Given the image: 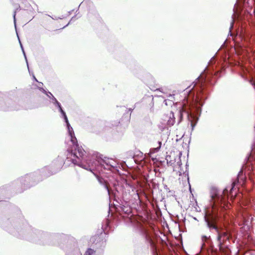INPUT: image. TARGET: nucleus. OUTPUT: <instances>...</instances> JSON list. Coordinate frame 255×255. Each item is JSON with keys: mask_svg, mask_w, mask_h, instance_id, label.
<instances>
[{"mask_svg": "<svg viewBox=\"0 0 255 255\" xmlns=\"http://www.w3.org/2000/svg\"><path fill=\"white\" fill-rule=\"evenodd\" d=\"M97 179H98V181L99 182V183L101 185H104V188L107 190L108 194L109 195L110 194V190H109V189L108 188V187L107 185L106 184H105V182L103 178H100L98 176H97Z\"/></svg>", "mask_w": 255, "mask_h": 255, "instance_id": "0eeeda50", "label": "nucleus"}, {"mask_svg": "<svg viewBox=\"0 0 255 255\" xmlns=\"http://www.w3.org/2000/svg\"><path fill=\"white\" fill-rule=\"evenodd\" d=\"M63 118L65 123H66L69 135L70 137V140L73 144L72 148L74 149L73 152H72V149L71 152H70L69 149L67 150L68 152H69L68 154L67 155V158H71L72 159H73L72 158V157H76V159L77 160H80V157H82L85 155L86 152L82 147L79 146V145L77 143V138L75 136L73 128L69 124L66 115L63 116Z\"/></svg>", "mask_w": 255, "mask_h": 255, "instance_id": "7ed1b4c3", "label": "nucleus"}, {"mask_svg": "<svg viewBox=\"0 0 255 255\" xmlns=\"http://www.w3.org/2000/svg\"><path fill=\"white\" fill-rule=\"evenodd\" d=\"M165 119L167 120V125L169 126H172L175 123V117L173 112H170L168 116H166Z\"/></svg>", "mask_w": 255, "mask_h": 255, "instance_id": "39448f33", "label": "nucleus"}, {"mask_svg": "<svg viewBox=\"0 0 255 255\" xmlns=\"http://www.w3.org/2000/svg\"><path fill=\"white\" fill-rule=\"evenodd\" d=\"M94 250L91 249H89L86 252L84 255H92L94 253Z\"/></svg>", "mask_w": 255, "mask_h": 255, "instance_id": "9b49d317", "label": "nucleus"}, {"mask_svg": "<svg viewBox=\"0 0 255 255\" xmlns=\"http://www.w3.org/2000/svg\"><path fill=\"white\" fill-rule=\"evenodd\" d=\"M72 162L80 167L93 172L94 169H99L101 166L104 169H111V168L117 167V162L112 158L105 157L104 159H100L98 160L92 161L90 160V157L85 158L84 156L80 158V160L72 159Z\"/></svg>", "mask_w": 255, "mask_h": 255, "instance_id": "f03ea898", "label": "nucleus"}, {"mask_svg": "<svg viewBox=\"0 0 255 255\" xmlns=\"http://www.w3.org/2000/svg\"><path fill=\"white\" fill-rule=\"evenodd\" d=\"M174 95H171V94H169L168 96H167V97H168V99H165L164 100V103H165V104L166 105H168V103H167V101H172L174 99Z\"/></svg>", "mask_w": 255, "mask_h": 255, "instance_id": "1a4fd4ad", "label": "nucleus"}, {"mask_svg": "<svg viewBox=\"0 0 255 255\" xmlns=\"http://www.w3.org/2000/svg\"><path fill=\"white\" fill-rule=\"evenodd\" d=\"M242 173H243V171H241L239 172V174H238V177H239V176H240L241 174H242Z\"/></svg>", "mask_w": 255, "mask_h": 255, "instance_id": "a211bd4d", "label": "nucleus"}, {"mask_svg": "<svg viewBox=\"0 0 255 255\" xmlns=\"http://www.w3.org/2000/svg\"><path fill=\"white\" fill-rule=\"evenodd\" d=\"M17 36H18L17 35ZM18 38H19V37H18ZM18 39H19V38H18ZM19 43H20V45L22 51V52H23V55H24V57H25V60H26V61L27 65H28V63H27V59H26V55H25V52H24V49H23V46H22V44H21V42H20V40H19ZM27 66L28 67V65H27Z\"/></svg>", "mask_w": 255, "mask_h": 255, "instance_id": "f8f14e48", "label": "nucleus"}, {"mask_svg": "<svg viewBox=\"0 0 255 255\" xmlns=\"http://www.w3.org/2000/svg\"><path fill=\"white\" fill-rule=\"evenodd\" d=\"M235 186V182H234L232 185V187L230 190L231 191H232V190H233V188H234Z\"/></svg>", "mask_w": 255, "mask_h": 255, "instance_id": "dca6fc26", "label": "nucleus"}, {"mask_svg": "<svg viewBox=\"0 0 255 255\" xmlns=\"http://www.w3.org/2000/svg\"><path fill=\"white\" fill-rule=\"evenodd\" d=\"M13 18H14V24L15 25V12H14V14H13Z\"/></svg>", "mask_w": 255, "mask_h": 255, "instance_id": "f3484780", "label": "nucleus"}, {"mask_svg": "<svg viewBox=\"0 0 255 255\" xmlns=\"http://www.w3.org/2000/svg\"><path fill=\"white\" fill-rule=\"evenodd\" d=\"M233 25H234V19H233V18H232V22L231 23V26L230 27V32L231 31V29L233 28Z\"/></svg>", "mask_w": 255, "mask_h": 255, "instance_id": "2eb2a0df", "label": "nucleus"}, {"mask_svg": "<svg viewBox=\"0 0 255 255\" xmlns=\"http://www.w3.org/2000/svg\"><path fill=\"white\" fill-rule=\"evenodd\" d=\"M253 85L254 86V87L255 89V83L253 84Z\"/></svg>", "mask_w": 255, "mask_h": 255, "instance_id": "aec40b11", "label": "nucleus"}, {"mask_svg": "<svg viewBox=\"0 0 255 255\" xmlns=\"http://www.w3.org/2000/svg\"><path fill=\"white\" fill-rule=\"evenodd\" d=\"M188 181L189 182V178H187Z\"/></svg>", "mask_w": 255, "mask_h": 255, "instance_id": "4be33fe9", "label": "nucleus"}, {"mask_svg": "<svg viewBox=\"0 0 255 255\" xmlns=\"http://www.w3.org/2000/svg\"><path fill=\"white\" fill-rule=\"evenodd\" d=\"M41 90L45 94L47 95V96L48 97H49L50 98H52V96L49 94V92H47L45 90H44L43 89L41 88Z\"/></svg>", "mask_w": 255, "mask_h": 255, "instance_id": "ddd939ff", "label": "nucleus"}, {"mask_svg": "<svg viewBox=\"0 0 255 255\" xmlns=\"http://www.w3.org/2000/svg\"><path fill=\"white\" fill-rule=\"evenodd\" d=\"M227 192L228 189H226L221 194H217L215 196H212L213 205L211 209L207 210L205 216V220L207 227L210 230H214L217 234V239L220 251L225 252L226 254H229L230 252L228 248L229 246L228 242L230 235L227 231L223 229H219L216 225V221L218 217L216 208L218 205L220 204L221 206L222 204L223 205L224 208H225V206L227 208H229L228 204L226 203L227 197L226 196V194Z\"/></svg>", "mask_w": 255, "mask_h": 255, "instance_id": "f257e3e1", "label": "nucleus"}, {"mask_svg": "<svg viewBox=\"0 0 255 255\" xmlns=\"http://www.w3.org/2000/svg\"><path fill=\"white\" fill-rule=\"evenodd\" d=\"M210 237H207L206 236H202V241L203 242V244H202V247L203 248L205 246V242H206L209 238Z\"/></svg>", "mask_w": 255, "mask_h": 255, "instance_id": "9d476101", "label": "nucleus"}, {"mask_svg": "<svg viewBox=\"0 0 255 255\" xmlns=\"http://www.w3.org/2000/svg\"><path fill=\"white\" fill-rule=\"evenodd\" d=\"M252 153H255V140L252 144Z\"/></svg>", "mask_w": 255, "mask_h": 255, "instance_id": "4468645a", "label": "nucleus"}, {"mask_svg": "<svg viewBox=\"0 0 255 255\" xmlns=\"http://www.w3.org/2000/svg\"><path fill=\"white\" fill-rule=\"evenodd\" d=\"M33 79H34V80H35L36 81H37V79H36V78L34 76H33Z\"/></svg>", "mask_w": 255, "mask_h": 255, "instance_id": "6ab92c4d", "label": "nucleus"}, {"mask_svg": "<svg viewBox=\"0 0 255 255\" xmlns=\"http://www.w3.org/2000/svg\"><path fill=\"white\" fill-rule=\"evenodd\" d=\"M73 19H74V17H72V18H71V19L70 21H71L72 20H73Z\"/></svg>", "mask_w": 255, "mask_h": 255, "instance_id": "412c9836", "label": "nucleus"}, {"mask_svg": "<svg viewBox=\"0 0 255 255\" xmlns=\"http://www.w3.org/2000/svg\"><path fill=\"white\" fill-rule=\"evenodd\" d=\"M49 94H50L52 96V100L54 101L53 103L56 106H57V107L58 108V109L59 110L60 112L61 113L63 117L66 116V114H65V112L63 110V109H62V107L61 106L60 103L58 102V101L56 100V99L53 96V95L50 92H49Z\"/></svg>", "mask_w": 255, "mask_h": 255, "instance_id": "423d86ee", "label": "nucleus"}, {"mask_svg": "<svg viewBox=\"0 0 255 255\" xmlns=\"http://www.w3.org/2000/svg\"><path fill=\"white\" fill-rule=\"evenodd\" d=\"M158 146L155 148H152L151 149H150V153L151 154H152V153H154L155 152H157L159 151V150L160 149V147H161V141H158Z\"/></svg>", "mask_w": 255, "mask_h": 255, "instance_id": "6e6552de", "label": "nucleus"}, {"mask_svg": "<svg viewBox=\"0 0 255 255\" xmlns=\"http://www.w3.org/2000/svg\"><path fill=\"white\" fill-rule=\"evenodd\" d=\"M247 213L246 211L243 208L241 209L237 216V222L240 226L244 225L245 230H249L250 226V223H249V221L247 219Z\"/></svg>", "mask_w": 255, "mask_h": 255, "instance_id": "20e7f679", "label": "nucleus"}]
</instances>
